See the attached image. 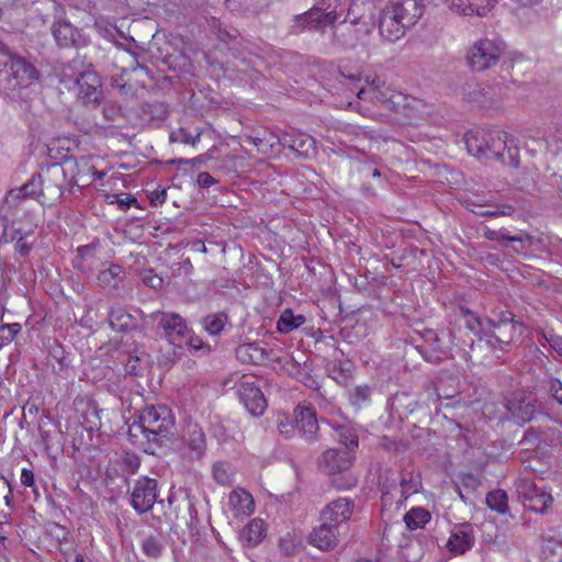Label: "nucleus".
<instances>
[{
	"label": "nucleus",
	"mask_w": 562,
	"mask_h": 562,
	"mask_svg": "<svg viewBox=\"0 0 562 562\" xmlns=\"http://www.w3.org/2000/svg\"><path fill=\"white\" fill-rule=\"evenodd\" d=\"M548 390L552 397L562 405V382L551 378L548 382Z\"/></svg>",
	"instance_id": "nucleus-54"
},
{
	"label": "nucleus",
	"mask_w": 562,
	"mask_h": 562,
	"mask_svg": "<svg viewBox=\"0 0 562 562\" xmlns=\"http://www.w3.org/2000/svg\"><path fill=\"white\" fill-rule=\"evenodd\" d=\"M542 338L559 355L562 357V337L553 334L552 331H547L542 334Z\"/></svg>",
	"instance_id": "nucleus-53"
},
{
	"label": "nucleus",
	"mask_w": 562,
	"mask_h": 562,
	"mask_svg": "<svg viewBox=\"0 0 562 562\" xmlns=\"http://www.w3.org/2000/svg\"><path fill=\"white\" fill-rule=\"evenodd\" d=\"M196 181L201 188H210L216 183V180L209 172H200Z\"/></svg>",
	"instance_id": "nucleus-61"
},
{
	"label": "nucleus",
	"mask_w": 562,
	"mask_h": 562,
	"mask_svg": "<svg viewBox=\"0 0 562 562\" xmlns=\"http://www.w3.org/2000/svg\"><path fill=\"white\" fill-rule=\"evenodd\" d=\"M175 419L171 411L165 405L145 406L128 429V436L134 445L144 451L151 449V445L161 446L172 435Z\"/></svg>",
	"instance_id": "nucleus-2"
},
{
	"label": "nucleus",
	"mask_w": 562,
	"mask_h": 562,
	"mask_svg": "<svg viewBox=\"0 0 562 562\" xmlns=\"http://www.w3.org/2000/svg\"><path fill=\"white\" fill-rule=\"evenodd\" d=\"M515 214L516 210L512 205L494 202V218L498 216H513Z\"/></svg>",
	"instance_id": "nucleus-59"
},
{
	"label": "nucleus",
	"mask_w": 562,
	"mask_h": 562,
	"mask_svg": "<svg viewBox=\"0 0 562 562\" xmlns=\"http://www.w3.org/2000/svg\"><path fill=\"white\" fill-rule=\"evenodd\" d=\"M522 506L530 512L544 515L553 503L551 492L544 485L521 481L517 488Z\"/></svg>",
	"instance_id": "nucleus-5"
},
{
	"label": "nucleus",
	"mask_w": 562,
	"mask_h": 562,
	"mask_svg": "<svg viewBox=\"0 0 562 562\" xmlns=\"http://www.w3.org/2000/svg\"><path fill=\"white\" fill-rule=\"evenodd\" d=\"M212 27L214 30V33L216 37L223 42L229 49L237 50L239 46V34L236 30H233V32L227 31L226 29L222 27L221 24L213 20Z\"/></svg>",
	"instance_id": "nucleus-39"
},
{
	"label": "nucleus",
	"mask_w": 562,
	"mask_h": 562,
	"mask_svg": "<svg viewBox=\"0 0 562 562\" xmlns=\"http://www.w3.org/2000/svg\"><path fill=\"white\" fill-rule=\"evenodd\" d=\"M29 237L30 235L26 234L25 236H22L18 239L16 244H15V249L21 254V255H25L29 252L30 248H31V243H29Z\"/></svg>",
	"instance_id": "nucleus-62"
},
{
	"label": "nucleus",
	"mask_w": 562,
	"mask_h": 562,
	"mask_svg": "<svg viewBox=\"0 0 562 562\" xmlns=\"http://www.w3.org/2000/svg\"><path fill=\"white\" fill-rule=\"evenodd\" d=\"M109 324L116 331H127L135 326V321L124 307L112 306L109 312Z\"/></svg>",
	"instance_id": "nucleus-32"
},
{
	"label": "nucleus",
	"mask_w": 562,
	"mask_h": 562,
	"mask_svg": "<svg viewBox=\"0 0 562 562\" xmlns=\"http://www.w3.org/2000/svg\"><path fill=\"white\" fill-rule=\"evenodd\" d=\"M285 147L301 157H310L315 153V139L305 133L292 131L283 134Z\"/></svg>",
	"instance_id": "nucleus-22"
},
{
	"label": "nucleus",
	"mask_w": 562,
	"mask_h": 562,
	"mask_svg": "<svg viewBox=\"0 0 562 562\" xmlns=\"http://www.w3.org/2000/svg\"><path fill=\"white\" fill-rule=\"evenodd\" d=\"M339 531L337 526L323 521L310 533V543L322 551H329L338 544Z\"/></svg>",
	"instance_id": "nucleus-21"
},
{
	"label": "nucleus",
	"mask_w": 562,
	"mask_h": 562,
	"mask_svg": "<svg viewBox=\"0 0 562 562\" xmlns=\"http://www.w3.org/2000/svg\"><path fill=\"white\" fill-rule=\"evenodd\" d=\"M465 144L469 154L481 158L486 155V148L488 149V145L479 140V137L474 133H469L465 135Z\"/></svg>",
	"instance_id": "nucleus-45"
},
{
	"label": "nucleus",
	"mask_w": 562,
	"mask_h": 562,
	"mask_svg": "<svg viewBox=\"0 0 562 562\" xmlns=\"http://www.w3.org/2000/svg\"><path fill=\"white\" fill-rule=\"evenodd\" d=\"M147 356L142 353L140 356H128L125 362V372L131 375H142L147 367Z\"/></svg>",
	"instance_id": "nucleus-41"
},
{
	"label": "nucleus",
	"mask_w": 562,
	"mask_h": 562,
	"mask_svg": "<svg viewBox=\"0 0 562 562\" xmlns=\"http://www.w3.org/2000/svg\"><path fill=\"white\" fill-rule=\"evenodd\" d=\"M12 508V487L10 482L0 475V507Z\"/></svg>",
	"instance_id": "nucleus-48"
},
{
	"label": "nucleus",
	"mask_w": 562,
	"mask_h": 562,
	"mask_svg": "<svg viewBox=\"0 0 562 562\" xmlns=\"http://www.w3.org/2000/svg\"><path fill=\"white\" fill-rule=\"evenodd\" d=\"M504 406L517 423L530 422L538 413L535 403L525 397L508 400Z\"/></svg>",
	"instance_id": "nucleus-23"
},
{
	"label": "nucleus",
	"mask_w": 562,
	"mask_h": 562,
	"mask_svg": "<svg viewBox=\"0 0 562 562\" xmlns=\"http://www.w3.org/2000/svg\"><path fill=\"white\" fill-rule=\"evenodd\" d=\"M494 512L505 517L502 524L508 525L510 520L516 524L518 506L509 504V496L503 488L494 490Z\"/></svg>",
	"instance_id": "nucleus-28"
},
{
	"label": "nucleus",
	"mask_w": 562,
	"mask_h": 562,
	"mask_svg": "<svg viewBox=\"0 0 562 562\" xmlns=\"http://www.w3.org/2000/svg\"><path fill=\"white\" fill-rule=\"evenodd\" d=\"M470 529L469 525L456 526L447 542L448 550L456 554H462L469 550L472 546Z\"/></svg>",
	"instance_id": "nucleus-27"
},
{
	"label": "nucleus",
	"mask_w": 562,
	"mask_h": 562,
	"mask_svg": "<svg viewBox=\"0 0 562 562\" xmlns=\"http://www.w3.org/2000/svg\"><path fill=\"white\" fill-rule=\"evenodd\" d=\"M238 395L240 402L252 416H261L267 408V400L262 391L252 381L244 376L239 383Z\"/></svg>",
	"instance_id": "nucleus-12"
},
{
	"label": "nucleus",
	"mask_w": 562,
	"mask_h": 562,
	"mask_svg": "<svg viewBox=\"0 0 562 562\" xmlns=\"http://www.w3.org/2000/svg\"><path fill=\"white\" fill-rule=\"evenodd\" d=\"M378 27L381 37L387 42H395L402 38L409 29L386 5L380 13Z\"/></svg>",
	"instance_id": "nucleus-15"
},
{
	"label": "nucleus",
	"mask_w": 562,
	"mask_h": 562,
	"mask_svg": "<svg viewBox=\"0 0 562 562\" xmlns=\"http://www.w3.org/2000/svg\"><path fill=\"white\" fill-rule=\"evenodd\" d=\"M429 519L430 513L422 507H414L404 516V521L411 530L425 527Z\"/></svg>",
	"instance_id": "nucleus-38"
},
{
	"label": "nucleus",
	"mask_w": 562,
	"mask_h": 562,
	"mask_svg": "<svg viewBox=\"0 0 562 562\" xmlns=\"http://www.w3.org/2000/svg\"><path fill=\"white\" fill-rule=\"evenodd\" d=\"M367 88H360L357 97L360 100H370L380 103L389 109L400 112L402 106L405 110L408 105V98L401 92H396L386 86L385 80L378 75H368L364 77Z\"/></svg>",
	"instance_id": "nucleus-4"
},
{
	"label": "nucleus",
	"mask_w": 562,
	"mask_h": 562,
	"mask_svg": "<svg viewBox=\"0 0 562 562\" xmlns=\"http://www.w3.org/2000/svg\"><path fill=\"white\" fill-rule=\"evenodd\" d=\"M468 65L472 71H483L492 60V42L487 38L476 41L467 53Z\"/></svg>",
	"instance_id": "nucleus-19"
},
{
	"label": "nucleus",
	"mask_w": 562,
	"mask_h": 562,
	"mask_svg": "<svg viewBox=\"0 0 562 562\" xmlns=\"http://www.w3.org/2000/svg\"><path fill=\"white\" fill-rule=\"evenodd\" d=\"M294 423L305 442L314 443L318 440L319 426L314 408L297 405L294 409Z\"/></svg>",
	"instance_id": "nucleus-13"
},
{
	"label": "nucleus",
	"mask_w": 562,
	"mask_h": 562,
	"mask_svg": "<svg viewBox=\"0 0 562 562\" xmlns=\"http://www.w3.org/2000/svg\"><path fill=\"white\" fill-rule=\"evenodd\" d=\"M151 318L162 330V335L173 345L180 346L189 336L186 319L177 313L158 311L151 314Z\"/></svg>",
	"instance_id": "nucleus-7"
},
{
	"label": "nucleus",
	"mask_w": 562,
	"mask_h": 562,
	"mask_svg": "<svg viewBox=\"0 0 562 562\" xmlns=\"http://www.w3.org/2000/svg\"><path fill=\"white\" fill-rule=\"evenodd\" d=\"M400 492L401 499L400 502L406 501L411 495L419 492L422 487V482L419 475L413 473V471H404L401 473L400 479Z\"/></svg>",
	"instance_id": "nucleus-33"
},
{
	"label": "nucleus",
	"mask_w": 562,
	"mask_h": 562,
	"mask_svg": "<svg viewBox=\"0 0 562 562\" xmlns=\"http://www.w3.org/2000/svg\"><path fill=\"white\" fill-rule=\"evenodd\" d=\"M143 281L145 284L153 289H158L162 286V279L155 274L151 270L145 271L143 274Z\"/></svg>",
	"instance_id": "nucleus-56"
},
{
	"label": "nucleus",
	"mask_w": 562,
	"mask_h": 562,
	"mask_svg": "<svg viewBox=\"0 0 562 562\" xmlns=\"http://www.w3.org/2000/svg\"><path fill=\"white\" fill-rule=\"evenodd\" d=\"M20 331V325L19 324H9L1 326L0 328V338L5 341H11L16 336V334Z\"/></svg>",
	"instance_id": "nucleus-55"
},
{
	"label": "nucleus",
	"mask_w": 562,
	"mask_h": 562,
	"mask_svg": "<svg viewBox=\"0 0 562 562\" xmlns=\"http://www.w3.org/2000/svg\"><path fill=\"white\" fill-rule=\"evenodd\" d=\"M256 147H258V150L262 154H269V149L267 148L266 140H265V134L262 136H252L248 138Z\"/></svg>",
	"instance_id": "nucleus-63"
},
{
	"label": "nucleus",
	"mask_w": 562,
	"mask_h": 562,
	"mask_svg": "<svg viewBox=\"0 0 562 562\" xmlns=\"http://www.w3.org/2000/svg\"><path fill=\"white\" fill-rule=\"evenodd\" d=\"M296 426L294 423V417L290 418L288 415H281L278 418V430L279 434L284 436L285 438H291L295 432Z\"/></svg>",
	"instance_id": "nucleus-47"
},
{
	"label": "nucleus",
	"mask_w": 562,
	"mask_h": 562,
	"mask_svg": "<svg viewBox=\"0 0 562 562\" xmlns=\"http://www.w3.org/2000/svg\"><path fill=\"white\" fill-rule=\"evenodd\" d=\"M522 325L514 319L512 312H501L498 321H494V350H505L521 335Z\"/></svg>",
	"instance_id": "nucleus-10"
},
{
	"label": "nucleus",
	"mask_w": 562,
	"mask_h": 562,
	"mask_svg": "<svg viewBox=\"0 0 562 562\" xmlns=\"http://www.w3.org/2000/svg\"><path fill=\"white\" fill-rule=\"evenodd\" d=\"M226 7L238 13H257L266 8L269 0H225Z\"/></svg>",
	"instance_id": "nucleus-34"
},
{
	"label": "nucleus",
	"mask_w": 562,
	"mask_h": 562,
	"mask_svg": "<svg viewBox=\"0 0 562 562\" xmlns=\"http://www.w3.org/2000/svg\"><path fill=\"white\" fill-rule=\"evenodd\" d=\"M304 322L305 317L303 315H294L291 310H285L277 322V328L280 333L288 334L299 328Z\"/></svg>",
	"instance_id": "nucleus-37"
},
{
	"label": "nucleus",
	"mask_w": 562,
	"mask_h": 562,
	"mask_svg": "<svg viewBox=\"0 0 562 562\" xmlns=\"http://www.w3.org/2000/svg\"><path fill=\"white\" fill-rule=\"evenodd\" d=\"M385 5L409 27L417 23L424 12L420 0H390Z\"/></svg>",
	"instance_id": "nucleus-16"
},
{
	"label": "nucleus",
	"mask_w": 562,
	"mask_h": 562,
	"mask_svg": "<svg viewBox=\"0 0 562 562\" xmlns=\"http://www.w3.org/2000/svg\"><path fill=\"white\" fill-rule=\"evenodd\" d=\"M350 24L356 25V43L357 46L361 45V47L366 50H370L369 37L372 34V25L370 23L363 22L361 16L355 15L349 19Z\"/></svg>",
	"instance_id": "nucleus-35"
},
{
	"label": "nucleus",
	"mask_w": 562,
	"mask_h": 562,
	"mask_svg": "<svg viewBox=\"0 0 562 562\" xmlns=\"http://www.w3.org/2000/svg\"><path fill=\"white\" fill-rule=\"evenodd\" d=\"M527 238V234L521 229H507L505 227H499L497 231H494V240L505 245L506 241H522Z\"/></svg>",
	"instance_id": "nucleus-40"
},
{
	"label": "nucleus",
	"mask_w": 562,
	"mask_h": 562,
	"mask_svg": "<svg viewBox=\"0 0 562 562\" xmlns=\"http://www.w3.org/2000/svg\"><path fill=\"white\" fill-rule=\"evenodd\" d=\"M502 144L503 151L495 150V159L502 165L517 168L519 165V148L515 137L505 131H498L494 136V149Z\"/></svg>",
	"instance_id": "nucleus-14"
},
{
	"label": "nucleus",
	"mask_w": 562,
	"mask_h": 562,
	"mask_svg": "<svg viewBox=\"0 0 562 562\" xmlns=\"http://www.w3.org/2000/svg\"><path fill=\"white\" fill-rule=\"evenodd\" d=\"M451 8L465 16L484 18L491 12V0H451Z\"/></svg>",
	"instance_id": "nucleus-25"
},
{
	"label": "nucleus",
	"mask_w": 562,
	"mask_h": 562,
	"mask_svg": "<svg viewBox=\"0 0 562 562\" xmlns=\"http://www.w3.org/2000/svg\"><path fill=\"white\" fill-rule=\"evenodd\" d=\"M157 481L148 476L136 480L132 493L131 505L138 514L150 510L157 501Z\"/></svg>",
	"instance_id": "nucleus-9"
},
{
	"label": "nucleus",
	"mask_w": 562,
	"mask_h": 562,
	"mask_svg": "<svg viewBox=\"0 0 562 562\" xmlns=\"http://www.w3.org/2000/svg\"><path fill=\"white\" fill-rule=\"evenodd\" d=\"M93 167L85 158L66 157L61 164L48 166L38 173L41 195L55 202L67 192L72 193L75 187L88 180Z\"/></svg>",
	"instance_id": "nucleus-1"
},
{
	"label": "nucleus",
	"mask_w": 562,
	"mask_h": 562,
	"mask_svg": "<svg viewBox=\"0 0 562 562\" xmlns=\"http://www.w3.org/2000/svg\"><path fill=\"white\" fill-rule=\"evenodd\" d=\"M149 199L154 205H162L167 199L166 189H156L149 193Z\"/></svg>",
	"instance_id": "nucleus-60"
},
{
	"label": "nucleus",
	"mask_w": 562,
	"mask_h": 562,
	"mask_svg": "<svg viewBox=\"0 0 562 562\" xmlns=\"http://www.w3.org/2000/svg\"><path fill=\"white\" fill-rule=\"evenodd\" d=\"M518 59H521V55L509 50L504 41L494 38V68H499L498 76L501 79L505 81L512 76V70Z\"/></svg>",
	"instance_id": "nucleus-17"
},
{
	"label": "nucleus",
	"mask_w": 562,
	"mask_h": 562,
	"mask_svg": "<svg viewBox=\"0 0 562 562\" xmlns=\"http://www.w3.org/2000/svg\"><path fill=\"white\" fill-rule=\"evenodd\" d=\"M23 192V196L41 195V182L40 176H33L25 184L20 187Z\"/></svg>",
	"instance_id": "nucleus-52"
},
{
	"label": "nucleus",
	"mask_w": 562,
	"mask_h": 562,
	"mask_svg": "<svg viewBox=\"0 0 562 562\" xmlns=\"http://www.w3.org/2000/svg\"><path fill=\"white\" fill-rule=\"evenodd\" d=\"M265 140L269 153L279 154L285 147L283 135L280 137L272 132H265Z\"/></svg>",
	"instance_id": "nucleus-50"
},
{
	"label": "nucleus",
	"mask_w": 562,
	"mask_h": 562,
	"mask_svg": "<svg viewBox=\"0 0 562 562\" xmlns=\"http://www.w3.org/2000/svg\"><path fill=\"white\" fill-rule=\"evenodd\" d=\"M142 550L148 558L157 559L162 553L164 544L159 538L149 536L144 539L142 543Z\"/></svg>",
	"instance_id": "nucleus-42"
},
{
	"label": "nucleus",
	"mask_w": 562,
	"mask_h": 562,
	"mask_svg": "<svg viewBox=\"0 0 562 562\" xmlns=\"http://www.w3.org/2000/svg\"><path fill=\"white\" fill-rule=\"evenodd\" d=\"M21 483L24 486H33L34 484V473L32 470L23 469L21 473Z\"/></svg>",
	"instance_id": "nucleus-64"
},
{
	"label": "nucleus",
	"mask_w": 562,
	"mask_h": 562,
	"mask_svg": "<svg viewBox=\"0 0 562 562\" xmlns=\"http://www.w3.org/2000/svg\"><path fill=\"white\" fill-rule=\"evenodd\" d=\"M77 86L78 99L88 106L97 108L103 100V91L100 76L93 69L79 72L74 81Z\"/></svg>",
	"instance_id": "nucleus-6"
},
{
	"label": "nucleus",
	"mask_w": 562,
	"mask_h": 562,
	"mask_svg": "<svg viewBox=\"0 0 562 562\" xmlns=\"http://www.w3.org/2000/svg\"><path fill=\"white\" fill-rule=\"evenodd\" d=\"M371 397V387L368 385L357 386L350 394V400L353 405L360 406L362 403L369 401Z\"/></svg>",
	"instance_id": "nucleus-51"
},
{
	"label": "nucleus",
	"mask_w": 562,
	"mask_h": 562,
	"mask_svg": "<svg viewBox=\"0 0 562 562\" xmlns=\"http://www.w3.org/2000/svg\"><path fill=\"white\" fill-rule=\"evenodd\" d=\"M270 353L257 342L243 344L236 348V357L244 363L262 364L270 359Z\"/></svg>",
	"instance_id": "nucleus-24"
},
{
	"label": "nucleus",
	"mask_w": 562,
	"mask_h": 562,
	"mask_svg": "<svg viewBox=\"0 0 562 562\" xmlns=\"http://www.w3.org/2000/svg\"><path fill=\"white\" fill-rule=\"evenodd\" d=\"M4 67L9 68L7 81L11 90L26 88L38 79L36 68L21 56H11V59L4 61Z\"/></svg>",
	"instance_id": "nucleus-8"
},
{
	"label": "nucleus",
	"mask_w": 562,
	"mask_h": 562,
	"mask_svg": "<svg viewBox=\"0 0 562 562\" xmlns=\"http://www.w3.org/2000/svg\"><path fill=\"white\" fill-rule=\"evenodd\" d=\"M353 503L349 498H338L329 504L322 510L321 517L325 522H329L337 528L350 519L352 514Z\"/></svg>",
	"instance_id": "nucleus-18"
},
{
	"label": "nucleus",
	"mask_w": 562,
	"mask_h": 562,
	"mask_svg": "<svg viewBox=\"0 0 562 562\" xmlns=\"http://www.w3.org/2000/svg\"><path fill=\"white\" fill-rule=\"evenodd\" d=\"M102 113L108 121H115L121 116V110L114 103L104 104V106L102 108Z\"/></svg>",
	"instance_id": "nucleus-57"
},
{
	"label": "nucleus",
	"mask_w": 562,
	"mask_h": 562,
	"mask_svg": "<svg viewBox=\"0 0 562 562\" xmlns=\"http://www.w3.org/2000/svg\"><path fill=\"white\" fill-rule=\"evenodd\" d=\"M52 33L59 47H70L76 44L78 31L69 22H55L52 26Z\"/></svg>",
	"instance_id": "nucleus-30"
},
{
	"label": "nucleus",
	"mask_w": 562,
	"mask_h": 562,
	"mask_svg": "<svg viewBox=\"0 0 562 562\" xmlns=\"http://www.w3.org/2000/svg\"><path fill=\"white\" fill-rule=\"evenodd\" d=\"M338 441L344 447L351 451L353 448L358 447V436L349 428H339L338 429Z\"/></svg>",
	"instance_id": "nucleus-46"
},
{
	"label": "nucleus",
	"mask_w": 562,
	"mask_h": 562,
	"mask_svg": "<svg viewBox=\"0 0 562 562\" xmlns=\"http://www.w3.org/2000/svg\"><path fill=\"white\" fill-rule=\"evenodd\" d=\"M353 459L352 452L346 448H330L318 457L317 467L326 474L341 473L351 467Z\"/></svg>",
	"instance_id": "nucleus-11"
},
{
	"label": "nucleus",
	"mask_w": 562,
	"mask_h": 562,
	"mask_svg": "<svg viewBox=\"0 0 562 562\" xmlns=\"http://www.w3.org/2000/svg\"><path fill=\"white\" fill-rule=\"evenodd\" d=\"M228 506L235 516L250 515L254 510V499L247 491L235 490L229 494Z\"/></svg>",
	"instance_id": "nucleus-29"
},
{
	"label": "nucleus",
	"mask_w": 562,
	"mask_h": 562,
	"mask_svg": "<svg viewBox=\"0 0 562 562\" xmlns=\"http://www.w3.org/2000/svg\"><path fill=\"white\" fill-rule=\"evenodd\" d=\"M125 279V272L122 266L112 263L98 273V283L104 289H117L119 284Z\"/></svg>",
	"instance_id": "nucleus-31"
},
{
	"label": "nucleus",
	"mask_w": 562,
	"mask_h": 562,
	"mask_svg": "<svg viewBox=\"0 0 562 562\" xmlns=\"http://www.w3.org/2000/svg\"><path fill=\"white\" fill-rule=\"evenodd\" d=\"M187 447L192 452V458H201L206 448L205 434L198 424H189L183 435Z\"/></svg>",
	"instance_id": "nucleus-26"
},
{
	"label": "nucleus",
	"mask_w": 562,
	"mask_h": 562,
	"mask_svg": "<svg viewBox=\"0 0 562 562\" xmlns=\"http://www.w3.org/2000/svg\"><path fill=\"white\" fill-rule=\"evenodd\" d=\"M227 321V316L225 314H212L207 315L204 318V328L211 335L220 334Z\"/></svg>",
	"instance_id": "nucleus-43"
},
{
	"label": "nucleus",
	"mask_w": 562,
	"mask_h": 562,
	"mask_svg": "<svg viewBox=\"0 0 562 562\" xmlns=\"http://www.w3.org/2000/svg\"><path fill=\"white\" fill-rule=\"evenodd\" d=\"M22 198H24L22 190L20 188L13 189L7 193L4 198V205L12 207L16 205Z\"/></svg>",
	"instance_id": "nucleus-58"
},
{
	"label": "nucleus",
	"mask_w": 562,
	"mask_h": 562,
	"mask_svg": "<svg viewBox=\"0 0 562 562\" xmlns=\"http://www.w3.org/2000/svg\"><path fill=\"white\" fill-rule=\"evenodd\" d=\"M266 535L265 522L261 519H252L243 531L244 540L251 547L257 546Z\"/></svg>",
	"instance_id": "nucleus-36"
},
{
	"label": "nucleus",
	"mask_w": 562,
	"mask_h": 562,
	"mask_svg": "<svg viewBox=\"0 0 562 562\" xmlns=\"http://www.w3.org/2000/svg\"><path fill=\"white\" fill-rule=\"evenodd\" d=\"M213 477L221 485H231L233 482L228 468L223 463H215L213 465Z\"/></svg>",
	"instance_id": "nucleus-49"
},
{
	"label": "nucleus",
	"mask_w": 562,
	"mask_h": 562,
	"mask_svg": "<svg viewBox=\"0 0 562 562\" xmlns=\"http://www.w3.org/2000/svg\"><path fill=\"white\" fill-rule=\"evenodd\" d=\"M542 553L548 562H561L562 542L555 540H548L542 546Z\"/></svg>",
	"instance_id": "nucleus-44"
},
{
	"label": "nucleus",
	"mask_w": 562,
	"mask_h": 562,
	"mask_svg": "<svg viewBox=\"0 0 562 562\" xmlns=\"http://www.w3.org/2000/svg\"><path fill=\"white\" fill-rule=\"evenodd\" d=\"M345 0H316L314 5L302 14L293 16L292 32L304 31L325 33L327 25H333L345 12Z\"/></svg>",
	"instance_id": "nucleus-3"
},
{
	"label": "nucleus",
	"mask_w": 562,
	"mask_h": 562,
	"mask_svg": "<svg viewBox=\"0 0 562 562\" xmlns=\"http://www.w3.org/2000/svg\"><path fill=\"white\" fill-rule=\"evenodd\" d=\"M350 16H352V9L348 8L344 21L337 26L335 23L330 25L333 29V43L346 50L357 47L356 25L350 24Z\"/></svg>",
	"instance_id": "nucleus-20"
}]
</instances>
